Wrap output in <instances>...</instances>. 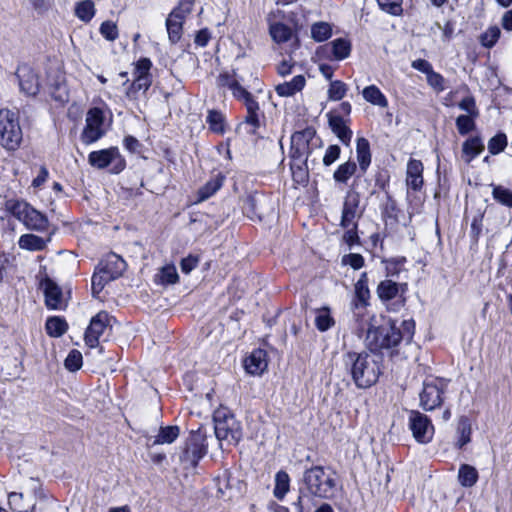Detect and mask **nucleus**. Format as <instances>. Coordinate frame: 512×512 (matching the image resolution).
I'll return each instance as SVG.
<instances>
[{
  "mask_svg": "<svg viewBox=\"0 0 512 512\" xmlns=\"http://www.w3.org/2000/svg\"><path fill=\"white\" fill-rule=\"evenodd\" d=\"M5 209L30 230L44 231L48 227L47 217L23 200H7Z\"/></svg>",
  "mask_w": 512,
  "mask_h": 512,
  "instance_id": "4",
  "label": "nucleus"
},
{
  "mask_svg": "<svg viewBox=\"0 0 512 512\" xmlns=\"http://www.w3.org/2000/svg\"><path fill=\"white\" fill-rule=\"evenodd\" d=\"M99 268L111 279L119 278L126 269L125 261L116 254H109L99 263Z\"/></svg>",
  "mask_w": 512,
  "mask_h": 512,
  "instance_id": "17",
  "label": "nucleus"
},
{
  "mask_svg": "<svg viewBox=\"0 0 512 512\" xmlns=\"http://www.w3.org/2000/svg\"><path fill=\"white\" fill-rule=\"evenodd\" d=\"M183 23V21L177 20L174 17L168 15L166 19V29L169 41L172 44H176L181 39L183 32Z\"/></svg>",
  "mask_w": 512,
  "mask_h": 512,
  "instance_id": "40",
  "label": "nucleus"
},
{
  "mask_svg": "<svg viewBox=\"0 0 512 512\" xmlns=\"http://www.w3.org/2000/svg\"><path fill=\"white\" fill-rule=\"evenodd\" d=\"M327 117L329 127L331 128L332 132L343 144L349 145L352 138V131L347 126L345 120L340 115H337L333 112H329Z\"/></svg>",
  "mask_w": 512,
  "mask_h": 512,
  "instance_id": "19",
  "label": "nucleus"
},
{
  "mask_svg": "<svg viewBox=\"0 0 512 512\" xmlns=\"http://www.w3.org/2000/svg\"><path fill=\"white\" fill-rule=\"evenodd\" d=\"M415 322L412 319L404 320L398 327L389 321L378 327L369 328L366 335V344L372 353L383 349L396 347L404 341L409 344L414 336Z\"/></svg>",
  "mask_w": 512,
  "mask_h": 512,
  "instance_id": "3",
  "label": "nucleus"
},
{
  "mask_svg": "<svg viewBox=\"0 0 512 512\" xmlns=\"http://www.w3.org/2000/svg\"><path fill=\"white\" fill-rule=\"evenodd\" d=\"M336 487L335 478L327 473L322 466H314L305 470L299 485L298 497L292 503L295 512H311L315 507V498L330 499Z\"/></svg>",
  "mask_w": 512,
  "mask_h": 512,
  "instance_id": "1",
  "label": "nucleus"
},
{
  "mask_svg": "<svg viewBox=\"0 0 512 512\" xmlns=\"http://www.w3.org/2000/svg\"><path fill=\"white\" fill-rule=\"evenodd\" d=\"M457 433L459 435L457 446L462 448L464 445L470 442L471 425L466 417H461L457 427Z\"/></svg>",
  "mask_w": 512,
  "mask_h": 512,
  "instance_id": "46",
  "label": "nucleus"
},
{
  "mask_svg": "<svg viewBox=\"0 0 512 512\" xmlns=\"http://www.w3.org/2000/svg\"><path fill=\"white\" fill-rule=\"evenodd\" d=\"M223 177L221 175H217L216 177L210 179L204 186H202L198 191V201H205L214 195L222 186Z\"/></svg>",
  "mask_w": 512,
  "mask_h": 512,
  "instance_id": "35",
  "label": "nucleus"
},
{
  "mask_svg": "<svg viewBox=\"0 0 512 512\" xmlns=\"http://www.w3.org/2000/svg\"><path fill=\"white\" fill-rule=\"evenodd\" d=\"M409 428L415 440L422 444L429 443L434 435V426L430 419L419 411L409 413Z\"/></svg>",
  "mask_w": 512,
  "mask_h": 512,
  "instance_id": "10",
  "label": "nucleus"
},
{
  "mask_svg": "<svg viewBox=\"0 0 512 512\" xmlns=\"http://www.w3.org/2000/svg\"><path fill=\"white\" fill-rule=\"evenodd\" d=\"M47 240L34 234H24L19 238V247L29 251H41L46 247Z\"/></svg>",
  "mask_w": 512,
  "mask_h": 512,
  "instance_id": "33",
  "label": "nucleus"
},
{
  "mask_svg": "<svg viewBox=\"0 0 512 512\" xmlns=\"http://www.w3.org/2000/svg\"><path fill=\"white\" fill-rule=\"evenodd\" d=\"M305 84V77L303 75H297L291 81L277 85L275 90L281 97H290L300 92L305 87Z\"/></svg>",
  "mask_w": 512,
  "mask_h": 512,
  "instance_id": "24",
  "label": "nucleus"
},
{
  "mask_svg": "<svg viewBox=\"0 0 512 512\" xmlns=\"http://www.w3.org/2000/svg\"><path fill=\"white\" fill-rule=\"evenodd\" d=\"M331 34V26L326 22H317L311 27V36L317 42L327 40Z\"/></svg>",
  "mask_w": 512,
  "mask_h": 512,
  "instance_id": "47",
  "label": "nucleus"
},
{
  "mask_svg": "<svg viewBox=\"0 0 512 512\" xmlns=\"http://www.w3.org/2000/svg\"><path fill=\"white\" fill-rule=\"evenodd\" d=\"M484 150V144L479 137H472L463 143L462 151L468 157L467 162L478 156Z\"/></svg>",
  "mask_w": 512,
  "mask_h": 512,
  "instance_id": "38",
  "label": "nucleus"
},
{
  "mask_svg": "<svg viewBox=\"0 0 512 512\" xmlns=\"http://www.w3.org/2000/svg\"><path fill=\"white\" fill-rule=\"evenodd\" d=\"M192 6L193 2L191 0H181L169 15L184 22L186 17L192 12Z\"/></svg>",
  "mask_w": 512,
  "mask_h": 512,
  "instance_id": "50",
  "label": "nucleus"
},
{
  "mask_svg": "<svg viewBox=\"0 0 512 512\" xmlns=\"http://www.w3.org/2000/svg\"><path fill=\"white\" fill-rule=\"evenodd\" d=\"M379 7L391 14V15H400L402 13V0H376Z\"/></svg>",
  "mask_w": 512,
  "mask_h": 512,
  "instance_id": "57",
  "label": "nucleus"
},
{
  "mask_svg": "<svg viewBox=\"0 0 512 512\" xmlns=\"http://www.w3.org/2000/svg\"><path fill=\"white\" fill-rule=\"evenodd\" d=\"M215 435L219 441L236 445L242 438L240 422L225 407H220L213 414Z\"/></svg>",
  "mask_w": 512,
  "mask_h": 512,
  "instance_id": "5",
  "label": "nucleus"
},
{
  "mask_svg": "<svg viewBox=\"0 0 512 512\" xmlns=\"http://www.w3.org/2000/svg\"><path fill=\"white\" fill-rule=\"evenodd\" d=\"M206 121L213 132L218 134L224 133V116L220 112L214 110L209 111Z\"/></svg>",
  "mask_w": 512,
  "mask_h": 512,
  "instance_id": "48",
  "label": "nucleus"
},
{
  "mask_svg": "<svg viewBox=\"0 0 512 512\" xmlns=\"http://www.w3.org/2000/svg\"><path fill=\"white\" fill-rule=\"evenodd\" d=\"M42 285L47 307L54 310L64 309L66 303L61 288L49 278H46Z\"/></svg>",
  "mask_w": 512,
  "mask_h": 512,
  "instance_id": "15",
  "label": "nucleus"
},
{
  "mask_svg": "<svg viewBox=\"0 0 512 512\" xmlns=\"http://www.w3.org/2000/svg\"><path fill=\"white\" fill-rule=\"evenodd\" d=\"M427 82L437 92H442L446 89L444 77L434 70L427 75Z\"/></svg>",
  "mask_w": 512,
  "mask_h": 512,
  "instance_id": "62",
  "label": "nucleus"
},
{
  "mask_svg": "<svg viewBox=\"0 0 512 512\" xmlns=\"http://www.w3.org/2000/svg\"><path fill=\"white\" fill-rule=\"evenodd\" d=\"M16 76L22 92L30 96H35L39 92V77L32 67L26 64L20 65Z\"/></svg>",
  "mask_w": 512,
  "mask_h": 512,
  "instance_id": "12",
  "label": "nucleus"
},
{
  "mask_svg": "<svg viewBox=\"0 0 512 512\" xmlns=\"http://www.w3.org/2000/svg\"><path fill=\"white\" fill-rule=\"evenodd\" d=\"M381 362L382 357L372 352H348L343 356L345 369L360 389L369 388L378 381L382 373Z\"/></svg>",
  "mask_w": 512,
  "mask_h": 512,
  "instance_id": "2",
  "label": "nucleus"
},
{
  "mask_svg": "<svg viewBox=\"0 0 512 512\" xmlns=\"http://www.w3.org/2000/svg\"><path fill=\"white\" fill-rule=\"evenodd\" d=\"M95 12V5L92 0H83L75 5V15L85 23L92 20Z\"/></svg>",
  "mask_w": 512,
  "mask_h": 512,
  "instance_id": "36",
  "label": "nucleus"
},
{
  "mask_svg": "<svg viewBox=\"0 0 512 512\" xmlns=\"http://www.w3.org/2000/svg\"><path fill=\"white\" fill-rule=\"evenodd\" d=\"M476 117L468 116V115H459L456 118V127L461 135H466L472 130L475 129L474 119Z\"/></svg>",
  "mask_w": 512,
  "mask_h": 512,
  "instance_id": "56",
  "label": "nucleus"
},
{
  "mask_svg": "<svg viewBox=\"0 0 512 512\" xmlns=\"http://www.w3.org/2000/svg\"><path fill=\"white\" fill-rule=\"evenodd\" d=\"M507 146V137L503 133H498L488 142V150L491 154L496 155L502 152Z\"/></svg>",
  "mask_w": 512,
  "mask_h": 512,
  "instance_id": "55",
  "label": "nucleus"
},
{
  "mask_svg": "<svg viewBox=\"0 0 512 512\" xmlns=\"http://www.w3.org/2000/svg\"><path fill=\"white\" fill-rule=\"evenodd\" d=\"M88 162L97 169H104L111 165L110 172L114 174L122 172L126 166V161L117 147L91 152L88 156Z\"/></svg>",
  "mask_w": 512,
  "mask_h": 512,
  "instance_id": "7",
  "label": "nucleus"
},
{
  "mask_svg": "<svg viewBox=\"0 0 512 512\" xmlns=\"http://www.w3.org/2000/svg\"><path fill=\"white\" fill-rule=\"evenodd\" d=\"M161 284H175L179 280L176 267L173 264H168L162 267L156 275Z\"/></svg>",
  "mask_w": 512,
  "mask_h": 512,
  "instance_id": "45",
  "label": "nucleus"
},
{
  "mask_svg": "<svg viewBox=\"0 0 512 512\" xmlns=\"http://www.w3.org/2000/svg\"><path fill=\"white\" fill-rule=\"evenodd\" d=\"M381 213L386 226H395L398 223L399 209L396 201L390 195H387L385 202L382 204Z\"/></svg>",
  "mask_w": 512,
  "mask_h": 512,
  "instance_id": "29",
  "label": "nucleus"
},
{
  "mask_svg": "<svg viewBox=\"0 0 512 512\" xmlns=\"http://www.w3.org/2000/svg\"><path fill=\"white\" fill-rule=\"evenodd\" d=\"M493 199L503 206L512 208V191L501 185H492Z\"/></svg>",
  "mask_w": 512,
  "mask_h": 512,
  "instance_id": "44",
  "label": "nucleus"
},
{
  "mask_svg": "<svg viewBox=\"0 0 512 512\" xmlns=\"http://www.w3.org/2000/svg\"><path fill=\"white\" fill-rule=\"evenodd\" d=\"M109 325V315L106 312H99L95 315L86 329L85 343L94 348L99 343L100 336L104 333Z\"/></svg>",
  "mask_w": 512,
  "mask_h": 512,
  "instance_id": "13",
  "label": "nucleus"
},
{
  "mask_svg": "<svg viewBox=\"0 0 512 512\" xmlns=\"http://www.w3.org/2000/svg\"><path fill=\"white\" fill-rule=\"evenodd\" d=\"M444 384L440 380L434 379L425 381L420 393V405L426 411L434 410L443 402Z\"/></svg>",
  "mask_w": 512,
  "mask_h": 512,
  "instance_id": "11",
  "label": "nucleus"
},
{
  "mask_svg": "<svg viewBox=\"0 0 512 512\" xmlns=\"http://www.w3.org/2000/svg\"><path fill=\"white\" fill-rule=\"evenodd\" d=\"M315 133L314 129L306 128L292 135L290 147L291 163L301 165L307 163L308 156L311 153L310 142L313 140Z\"/></svg>",
  "mask_w": 512,
  "mask_h": 512,
  "instance_id": "8",
  "label": "nucleus"
},
{
  "mask_svg": "<svg viewBox=\"0 0 512 512\" xmlns=\"http://www.w3.org/2000/svg\"><path fill=\"white\" fill-rule=\"evenodd\" d=\"M218 84L223 87H228L233 96L238 100L243 101L245 106L249 100H255L251 93L242 87L239 82L229 74H220L218 77Z\"/></svg>",
  "mask_w": 512,
  "mask_h": 512,
  "instance_id": "21",
  "label": "nucleus"
},
{
  "mask_svg": "<svg viewBox=\"0 0 512 512\" xmlns=\"http://www.w3.org/2000/svg\"><path fill=\"white\" fill-rule=\"evenodd\" d=\"M369 298L368 276L366 272H363L355 284V301L353 302V307L355 311H358L354 312L355 317L363 316L362 310L368 306Z\"/></svg>",
  "mask_w": 512,
  "mask_h": 512,
  "instance_id": "14",
  "label": "nucleus"
},
{
  "mask_svg": "<svg viewBox=\"0 0 512 512\" xmlns=\"http://www.w3.org/2000/svg\"><path fill=\"white\" fill-rule=\"evenodd\" d=\"M341 261L343 265H348L354 270L362 268L365 262L363 256L358 253L346 254L342 257Z\"/></svg>",
  "mask_w": 512,
  "mask_h": 512,
  "instance_id": "61",
  "label": "nucleus"
},
{
  "mask_svg": "<svg viewBox=\"0 0 512 512\" xmlns=\"http://www.w3.org/2000/svg\"><path fill=\"white\" fill-rule=\"evenodd\" d=\"M218 493L221 497L227 495V491L231 488V474L228 471H224L222 475L215 478Z\"/></svg>",
  "mask_w": 512,
  "mask_h": 512,
  "instance_id": "59",
  "label": "nucleus"
},
{
  "mask_svg": "<svg viewBox=\"0 0 512 512\" xmlns=\"http://www.w3.org/2000/svg\"><path fill=\"white\" fill-rule=\"evenodd\" d=\"M356 154L359 169L364 174L371 164L370 144L366 138L360 137L357 139Z\"/></svg>",
  "mask_w": 512,
  "mask_h": 512,
  "instance_id": "26",
  "label": "nucleus"
},
{
  "mask_svg": "<svg viewBox=\"0 0 512 512\" xmlns=\"http://www.w3.org/2000/svg\"><path fill=\"white\" fill-rule=\"evenodd\" d=\"M341 154V148L338 145H329L325 151L323 157V165L328 167L331 166Z\"/></svg>",
  "mask_w": 512,
  "mask_h": 512,
  "instance_id": "64",
  "label": "nucleus"
},
{
  "mask_svg": "<svg viewBox=\"0 0 512 512\" xmlns=\"http://www.w3.org/2000/svg\"><path fill=\"white\" fill-rule=\"evenodd\" d=\"M180 429L176 425L161 427L158 434L154 437H150L152 445L171 444L179 436Z\"/></svg>",
  "mask_w": 512,
  "mask_h": 512,
  "instance_id": "28",
  "label": "nucleus"
},
{
  "mask_svg": "<svg viewBox=\"0 0 512 512\" xmlns=\"http://www.w3.org/2000/svg\"><path fill=\"white\" fill-rule=\"evenodd\" d=\"M501 35V30L498 26L488 28L481 36V44L486 48H491L495 45Z\"/></svg>",
  "mask_w": 512,
  "mask_h": 512,
  "instance_id": "51",
  "label": "nucleus"
},
{
  "mask_svg": "<svg viewBox=\"0 0 512 512\" xmlns=\"http://www.w3.org/2000/svg\"><path fill=\"white\" fill-rule=\"evenodd\" d=\"M332 55L336 60H343L350 55L351 44L344 38H338L329 43Z\"/></svg>",
  "mask_w": 512,
  "mask_h": 512,
  "instance_id": "39",
  "label": "nucleus"
},
{
  "mask_svg": "<svg viewBox=\"0 0 512 512\" xmlns=\"http://www.w3.org/2000/svg\"><path fill=\"white\" fill-rule=\"evenodd\" d=\"M458 106L461 110L467 112L468 116H472V117L479 116V111L476 107L475 99L472 96H467V97L463 98L460 101V103L458 104Z\"/></svg>",
  "mask_w": 512,
  "mask_h": 512,
  "instance_id": "63",
  "label": "nucleus"
},
{
  "mask_svg": "<svg viewBox=\"0 0 512 512\" xmlns=\"http://www.w3.org/2000/svg\"><path fill=\"white\" fill-rule=\"evenodd\" d=\"M315 314V326L319 331L325 332L335 325V320L331 316L330 308H317Z\"/></svg>",
  "mask_w": 512,
  "mask_h": 512,
  "instance_id": "31",
  "label": "nucleus"
},
{
  "mask_svg": "<svg viewBox=\"0 0 512 512\" xmlns=\"http://www.w3.org/2000/svg\"><path fill=\"white\" fill-rule=\"evenodd\" d=\"M276 13H270L267 17L269 24V33L274 42L280 44L289 41L292 37V30L282 22H274L273 18H277Z\"/></svg>",
  "mask_w": 512,
  "mask_h": 512,
  "instance_id": "22",
  "label": "nucleus"
},
{
  "mask_svg": "<svg viewBox=\"0 0 512 512\" xmlns=\"http://www.w3.org/2000/svg\"><path fill=\"white\" fill-rule=\"evenodd\" d=\"M265 200L264 195L258 193L248 194L244 199L243 210L247 214L248 217L254 218L257 217L259 219L262 218L263 211L260 208V205Z\"/></svg>",
  "mask_w": 512,
  "mask_h": 512,
  "instance_id": "25",
  "label": "nucleus"
},
{
  "mask_svg": "<svg viewBox=\"0 0 512 512\" xmlns=\"http://www.w3.org/2000/svg\"><path fill=\"white\" fill-rule=\"evenodd\" d=\"M247 116L245 118V124L251 126V129L248 131L249 133L254 134L256 129L260 126V121L258 118L257 111L259 110V105L255 100H249L247 105Z\"/></svg>",
  "mask_w": 512,
  "mask_h": 512,
  "instance_id": "42",
  "label": "nucleus"
},
{
  "mask_svg": "<svg viewBox=\"0 0 512 512\" xmlns=\"http://www.w3.org/2000/svg\"><path fill=\"white\" fill-rule=\"evenodd\" d=\"M423 164L420 160L410 159L407 164L406 184L413 191L421 190L423 186Z\"/></svg>",
  "mask_w": 512,
  "mask_h": 512,
  "instance_id": "20",
  "label": "nucleus"
},
{
  "mask_svg": "<svg viewBox=\"0 0 512 512\" xmlns=\"http://www.w3.org/2000/svg\"><path fill=\"white\" fill-rule=\"evenodd\" d=\"M101 35L108 41H115L118 38L117 25L112 21H104L99 29Z\"/></svg>",
  "mask_w": 512,
  "mask_h": 512,
  "instance_id": "58",
  "label": "nucleus"
},
{
  "mask_svg": "<svg viewBox=\"0 0 512 512\" xmlns=\"http://www.w3.org/2000/svg\"><path fill=\"white\" fill-rule=\"evenodd\" d=\"M458 480L464 487H472L478 480L477 470L468 464H463L459 468Z\"/></svg>",
  "mask_w": 512,
  "mask_h": 512,
  "instance_id": "37",
  "label": "nucleus"
},
{
  "mask_svg": "<svg viewBox=\"0 0 512 512\" xmlns=\"http://www.w3.org/2000/svg\"><path fill=\"white\" fill-rule=\"evenodd\" d=\"M206 452L207 449L202 441L197 438H193L187 442L186 448L181 456V461L194 468Z\"/></svg>",
  "mask_w": 512,
  "mask_h": 512,
  "instance_id": "16",
  "label": "nucleus"
},
{
  "mask_svg": "<svg viewBox=\"0 0 512 512\" xmlns=\"http://www.w3.org/2000/svg\"><path fill=\"white\" fill-rule=\"evenodd\" d=\"M401 286L390 279L383 280L377 286V295L382 301L392 300L398 295Z\"/></svg>",
  "mask_w": 512,
  "mask_h": 512,
  "instance_id": "30",
  "label": "nucleus"
},
{
  "mask_svg": "<svg viewBox=\"0 0 512 512\" xmlns=\"http://www.w3.org/2000/svg\"><path fill=\"white\" fill-rule=\"evenodd\" d=\"M268 366L265 350L256 349L245 359L244 367L249 374L260 375Z\"/></svg>",
  "mask_w": 512,
  "mask_h": 512,
  "instance_id": "18",
  "label": "nucleus"
},
{
  "mask_svg": "<svg viewBox=\"0 0 512 512\" xmlns=\"http://www.w3.org/2000/svg\"><path fill=\"white\" fill-rule=\"evenodd\" d=\"M45 328L50 336L60 337L66 332L67 323L60 317H50L46 321Z\"/></svg>",
  "mask_w": 512,
  "mask_h": 512,
  "instance_id": "43",
  "label": "nucleus"
},
{
  "mask_svg": "<svg viewBox=\"0 0 512 512\" xmlns=\"http://www.w3.org/2000/svg\"><path fill=\"white\" fill-rule=\"evenodd\" d=\"M110 281L111 279L98 267L92 276L93 294H99Z\"/></svg>",
  "mask_w": 512,
  "mask_h": 512,
  "instance_id": "52",
  "label": "nucleus"
},
{
  "mask_svg": "<svg viewBox=\"0 0 512 512\" xmlns=\"http://www.w3.org/2000/svg\"><path fill=\"white\" fill-rule=\"evenodd\" d=\"M358 204L359 201L357 198H347L345 200L341 216V226L343 228H349L353 226V224H357L355 218L357 216Z\"/></svg>",
  "mask_w": 512,
  "mask_h": 512,
  "instance_id": "27",
  "label": "nucleus"
},
{
  "mask_svg": "<svg viewBox=\"0 0 512 512\" xmlns=\"http://www.w3.org/2000/svg\"><path fill=\"white\" fill-rule=\"evenodd\" d=\"M356 171V163L352 160H348L338 166L333 174V179L336 183L346 184Z\"/></svg>",
  "mask_w": 512,
  "mask_h": 512,
  "instance_id": "32",
  "label": "nucleus"
},
{
  "mask_svg": "<svg viewBox=\"0 0 512 512\" xmlns=\"http://www.w3.org/2000/svg\"><path fill=\"white\" fill-rule=\"evenodd\" d=\"M22 141V130L16 112L0 110V144L7 150H16Z\"/></svg>",
  "mask_w": 512,
  "mask_h": 512,
  "instance_id": "6",
  "label": "nucleus"
},
{
  "mask_svg": "<svg viewBox=\"0 0 512 512\" xmlns=\"http://www.w3.org/2000/svg\"><path fill=\"white\" fill-rule=\"evenodd\" d=\"M347 89V85L344 82L340 80L331 81L328 89V98L332 101H339L346 95Z\"/></svg>",
  "mask_w": 512,
  "mask_h": 512,
  "instance_id": "49",
  "label": "nucleus"
},
{
  "mask_svg": "<svg viewBox=\"0 0 512 512\" xmlns=\"http://www.w3.org/2000/svg\"><path fill=\"white\" fill-rule=\"evenodd\" d=\"M82 360V354L78 350L73 349L66 357L64 366L68 371L75 372L82 367Z\"/></svg>",
  "mask_w": 512,
  "mask_h": 512,
  "instance_id": "53",
  "label": "nucleus"
},
{
  "mask_svg": "<svg viewBox=\"0 0 512 512\" xmlns=\"http://www.w3.org/2000/svg\"><path fill=\"white\" fill-rule=\"evenodd\" d=\"M151 67L152 62L149 58L139 59L135 64L134 77H152L150 74Z\"/></svg>",
  "mask_w": 512,
  "mask_h": 512,
  "instance_id": "60",
  "label": "nucleus"
},
{
  "mask_svg": "<svg viewBox=\"0 0 512 512\" xmlns=\"http://www.w3.org/2000/svg\"><path fill=\"white\" fill-rule=\"evenodd\" d=\"M152 84V77H135L127 87L125 94L130 100H137L144 95Z\"/></svg>",
  "mask_w": 512,
  "mask_h": 512,
  "instance_id": "23",
  "label": "nucleus"
},
{
  "mask_svg": "<svg viewBox=\"0 0 512 512\" xmlns=\"http://www.w3.org/2000/svg\"><path fill=\"white\" fill-rule=\"evenodd\" d=\"M290 486V478L289 475L285 471L277 472L275 476V487H274V496L282 500L287 492L289 491Z\"/></svg>",
  "mask_w": 512,
  "mask_h": 512,
  "instance_id": "41",
  "label": "nucleus"
},
{
  "mask_svg": "<svg viewBox=\"0 0 512 512\" xmlns=\"http://www.w3.org/2000/svg\"><path fill=\"white\" fill-rule=\"evenodd\" d=\"M86 125L81 134V140L84 144L89 145L104 135L102 128L104 123L103 111L98 107H93L86 114Z\"/></svg>",
  "mask_w": 512,
  "mask_h": 512,
  "instance_id": "9",
  "label": "nucleus"
},
{
  "mask_svg": "<svg viewBox=\"0 0 512 512\" xmlns=\"http://www.w3.org/2000/svg\"><path fill=\"white\" fill-rule=\"evenodd\" d=\"M293 180L297 184H305L308 181L309 174H308V168L307 163H304L303 165L298 163H291L290 164Z\"/></svg>",
  "mask_w": 512,
  "mask_h": 512,
  "instance_id": "54",
  "label": "nucleus"
},
{
  "mask_svg": "<svg viewBox=\"0 0 512 512\" xmlns=\"http://www.w3.org/2000/svg\"><path fill=\"white\" fill-rule=\"evenodd\" d=\"M362 95L367 102L379 107H387L388 101L385 95L375 85H370L364 88Z\"/></svg>",
  "mask_w": 512,
  "mask_h": 512,
  "instance_id": "34",
  "label": "nucleus"
}]
</instances>
